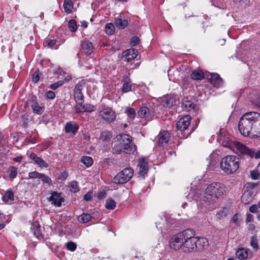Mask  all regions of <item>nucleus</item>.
Returning a JSON list of instances; mask_svg holds the SVG:
<instances>
[{"instance_id":"5","label":"nucleus","mask_w":260,"mask_h":260,"mask_svg":"<svg viewBox=\"0 0 260 260\" xmlns=\"http://www.w3.org/2000/svg\"><path fill=\"white\" fill-rule=\"evenodd\" d=\"M184 239L182 250L184 252L196 250V237L194 232L190 229L184 231Z\"/></svg>"},{"instance_id":"46","label":"nucleus","mask_w":260,"mask_h":260,"mask_svg":"<svg viewBox=\"0 0 260 260\" xmlns=\"http://www.w3.org/2000/svg\"><path fill=\"white\" fill-rule=\"evenodd\" d=\"M66 247L68 250L74 251L77 248V245L74 242L71 241L66 244Z\"/></svg>"},{"instance_id":"30","label":"nucleus","mask_w":260,"mask_h":260,"mask_svg":"<svg viewBox=\"0 0 260 260\" xmlns=\"http://www.w3.org/2000/svg\"><path fill=\"white\" fill-rule=\"evenodd\" d=\"M2 200L5 203L14 201V192L11 190H7L2 197Z\"/></svg>"},{"instance_id":"57","label":"nucleus","mask_w":260,"mask_h":260,"mask_svg":"<svg viewBox=\"0 0 260 260\" xmlns=\"http://www.w3.org/2000/svg\"><path fill=\"white\" fill-rule=\"evenodd\" d=\"M92 192H88L87 193H86L83 197V199L84 200L86 201H90L92 200Z\"/></svg>"},{"instance_id":"37","label":"nucleus","mask_w":260,"mask_h":260,"mask_svg":"<svg viewBox=\"0 0 260 260\" xmlns=\"http://www.w3.org/2000/svg\"><path fill=\"white\" fill-rule=\"evenodd\" d=\"M112 138V135L110 132L108 131H104L101 133L100 137V140L103 142L108 141Z\"/></svg>"},{"instance_id":"62","label":"nucleus","mask_w":260,"mask_h":260,"mask_svg":"<svg viewBox=\"0 0 260 260\" xmlns=\"http://www.w3.org/2000/svg\"><path fill=\"white\" fill-rule=\"evenodd\" d=\"M253 156L255 159L260 158V149L258 150L256 153L254 152Z\"/></svg>"},{"instance_id":"13","label":"nucleus","mask_w":260,"mask_h":260,"mask_svg":"<svg viewBox=\"0 0 260 260\" xmlns=\"http://www.w3.org/2000/svg\"><path fill=\"white\" fill-rule=\"evenodd\" d=\"M138 113L140 118H144L147 121L151 120L154 116L153 112L146 107H141Z\"/></svg>"},{"instance_id":"3","label":"nucleus","mask_w":260,"mask_h":260,"mask_svg":"<svg viewBox=\"0 0 260 260\" xmlns=\"http://www.w3.org/2000/svg\"><path fill=\"white\" fill-rule=\"evenodd\" d=\"M255 113V112H247L241 117L238 127L243 136L247 137L251 135Z\"/></svg>"},{"instance_id":"50","label":"nucleus","mask_w":260,"mask_h":260,"mask_svg":"<svg viewBox=\"0 0 260 260\" xmlns=\"http://www.w3.org/2000/svg\"><path fill=\"white\" fill-rule=\"evenodd\" d=\"M41 174V173L36 171L31 172L28 173V176L31 179H39Z\"/></svg>"},{"instance_id":"8","label":"nucleus","mask_w":260,"mask_h":260,"mask_svg":"<svg viewBox=\"0 0 260 260\" xmlns=\"http://www.w3.org/2000/svg\"><path fill=\"white\" fill-rule=\"evenodd\" d=\"M233 145L236 149V153L238 155L241 157L247 156L250 158L253 157L254 151L252 149H248L242 143L235 141L233 143Z\"/></svg>"},{"instance_id":"38","label":"nucleus","mask_w":260,"mask_h":260,"mask_svg":"<svg viewBox=\"0 0 260 260\" xmlns=\"http://www.w3.org/2000/svg\"><path fill=\"white\" fill-rule=\"evenodd\" d=\"M39 179L41 180L43 182L46 183L49 186L52 184V181L51 179L49 176L43 173L41 174Z\"/></svg>"},{"instance_id":"58","label":"nucleus","mask_w":260,"mask_h":260,"mask_svg":"<svg viewBox=\"0 0 260 260\" xmlns=\"http://www.w3.org/2000/svg\"><path fill=\"white\" fill-rule=\"evenodd\" d=\"M258 208L257 205H252L249 207V211L251 213H256L258 211Z\"/></svg>"},{"instance_id":"63","label":"nucleus","mask_w":260,"mask_h":260,"mask_svg":"<svg viewBox=\"0 0 260 260\" xmlns=\"http://www.w3.org/2000/svg\"><path fill=\"white\" fill-rule=\"evenodd\" d=\"M235 3L244 4L247 0H232Z\"/></svg>"},{"instance_id":"34","label":"nucleus","mask_w":260,"mask_h":260,"mask_svg":"<svg viewBox=\"0 0 260 260\" xmlns=\"http://www.w3.org/2000/svg\"><path fill=\"white\" fill-rule=\"evenodd\" d=\"M125 113L126 114L128 118L131 120H133L136 115V111L133 108H126L125 109Z\"/></svg>"},{"instance_id":"4","label":"nucleus","mask_w":260,"mask_h":260,"mask_svg":"<svg viewBox=\"0 0 260 260\" xmlns=\"http://www.w3.org/2000/svg\"><path fill=\"white\" fill-rule=\"evenodd\" d=\"M220 168L226 174H233L239 168V158L235 155H227L222 159Z\"/></svg>"},{"instance_id":"31","label":"nucleus","mask_w":260,"mask_h":260,"mask_svg":"<svg viewBox=\"0 0 260 260\" xmlns=\"http://www.w3.org/2000/svg\"><path fill=\"white\" fill-rule=\"evenodd\" d=\"M91 219V216L88 213H83L78 217V221L81 223H86Z\"/></svg>"},{"instance_id":"44","label":"nucleus","mask_w":260,"mask_h":260,"mask_svg":"<svg viewBox=\"0 0 260 260\" xmlns=\"http://www.w3.org/2000/svg\"><path fill=\"white\" fill-rule=\"evenodd\" d=\"M228 212L226 209L223 208L216 213V216L218 219H222L227 215Z\"/></svg>"},{"instance_id":"9","label":"nucleus","mask_w":260,"mask_h":260,"mask_svg":"<svg viewBox=\"0 0 260 260\" xmlns=\"http://www.w3.org/2000/svg\"><path fill=\"white\" fill-rule=\"evenodd\" d=\"M184 231L174 236L171 238L170 242V247L174 250H182L183 239H184Z\"/></svg>"},{"instance_id":"61","label":"nucleus","mask_w":260,"mask_h":260,"mask_svg":"<svg viewBox=\"0 0 260 260\" xmlns=\"http://www.w3.org/2000/svg\"><path fill=\"white\" fill-rule=\"evenodd\" d=\"M246 220L247 222L251 221L253 220V216L250 214H247Z\"/></svg>"},{"instance_id":"23","label":"nucleus","mask_w":260,"mask_h":260,"mask_svg":"<svg viewBox=\"0 0 260 260\" xmlns=\"http://www.w3.org/2000/svg\"><path fill=\"white\" fill-rule=\"evenodd\" d=\"M123 84L122 87V92H127L132 89V81L128 77H124L122 80Z\"/></svg>"},{"instance_id":"22","label":"nucleus","mask_w":260,"mask_h":260,"mask_svg":"<svg viewBox=\"0 0 260 260\" xmlns=\"http://www.w3.org/2000/svg\"><path fill=\"white\" fill-rule=\"evenodd\" d=\"M169 139V135L168 132L164 131L160 132L158 135V142L159 145H162L168 143Z\"/></svg>"},{"instance_id":"45","label":"nucleus","mask_w":260,"mask_h":260,"mask_svg":"<svg viewBox=\"0 0 260 260\" xmlns=\"http://www.w3.org/2000/svg\"><path fill=\"white\" fill-rule=\"evenodd\" d=\"M260 176V171L256 169L250 171L251 178L253 180H257Z\"/></svg>"},{"instance_id":"21","label":"nucleus","mask_w":260,"mask_h":260,"mask_svg":"<svg viewBox=\"0 0 260 260\" xmlns=\"http://www.w3.org/2000/svg\"><path fill=\"white\" fill-rule=\"evenodd\" d=\"M257 183L254 182H247L245 185V190L255 196L257 193Z\"/></svg>"},{"instance_id":"12","label":"nucleus","mask_w":260,"mask_h":260,"mask_svg":"<svg viewBox=\"0 0 260 260\" xmlns=\"http://www.w3.org/2000/svg\"><path fill=\"white\" fill-rule=\"evenodd\" d=\"M191 119L189 115H186L180 118L176 124L177 129L180 131L187 129L190 123Z\"/></svg>"},{"instance_id":"29","label":"nucleus","mask_w":260,"mask_h":260,"mask_svg":"<svg viewBox=\"0 0 260 260\" xmlns=\"http://www.w3.org/2000/svg\"><path fill=\"white\" fill-rule=\"evenodd\" d=\"M182 106L185 111L190 112L191 110H194L196 105L191 101L184 100L182 102Z\"/></svg>"},{"instance_id":"27","label":"nucleus","mask_w":260,"mask_h":260,"mask_svg":"<svg viewBox=\"0 0 260 260\" xmlns=\"http://www.w3.org/2000/svg\"><path fill=\"white\" fill-rule=\"evenodd\" d=\"M31 107L34 113L40 115L44 112V107L40 106L35 101H32Z\"/></svg>"},{"instance_id":"26","label":"nucleus","mask_w":260,"mask_h":260,"mask_svg":"<svg viewBox=\"0 0 260 260\" xmlns=\"http://www.w3.org/2000/svg\"><path fill=\"white\" fill-rule=\"evenodd\" d=\"M254 196L247 191H244L241 197V201L244 204H248L252 201Z\"/></svg>"},{"instance_id":"1","label":"nucleus","mask_w":260,"mask_h":260,"mask_svg":"<svg viewBox=\"0 0 260 260\" xmlns=\"http://www.w3.org/2000/svg\"><path fill=\"white\" fill-rule=\"evenodd\" d=\"M225 193V187L222 184L214 182L208 185L201 198V208L205 212L213 210L215 208V204L222 198Z\"/></svg>"},{"instance_id":"20","label":"nucleus","mask_w":260,"mask_h":260,"mask_svg":"<svg viewBox=\"0 0 260 260\" xmlns=\"http://www.w3.org/2000/svg\"><path fill=\"white\" fill-rule=\"evenodd\" d=\"M129 23V20L127 19H122L121 17L115 18V25L119 29H124Z\"/></svg>"},{"instance_id":"2","label":"nucleus","mask_w":260,"mask_h":260,"mask_svg":"<svg viewBox=\"0 0 260 260\" xmlns=\"http://www.w3.org/2000/svg\"><path fill=\"white\" fill-rule=\"evenodd\" d=\"M132 141V137L128 135L123 134L117 136L113 142V153L120 154L122 151L127 154L134 153L136 150V146Z\"/></svg>"},{"instance_id":"51","label":"nucleus","mask_w":260,"mask_h":260,"mask_svg":"<svg viewBox=\"0 0 260 260\" xmlns=\"http://www.w3.org/2000/svg\"><path fill=\"white\" fill-rule=\"evenodd\" d=\"M64 83V82L62 81H59L56 83H54V84H52L50 86V88L53 90H56L59 87L62 86Z\"/></svg>"},{"instance_id":"6","label":"nucleus","mask_w":260,"mask_h":260,"mask_svg":"<svg viewBox=\"0 0 260 260\" xmlns=\"http://www.w3.org/2000/svg\"><path fill=\"white\" fill-rule=\"evenodd\" d=\"M99 117L106 122L111 123L116 118V114L110 107L102 105L99 110Z\"/></svg>"},{"instance_id":"28","label":"nucleus","mask_w":260,"mask_h":260,"mask_svg":"<svg viewBox=\"0 0 260 260\" xmlns=\"http://www.w3.org/2000/svg\"><path fill=\"white\" fill-rule=\"evenodd\" d=\"M74 98L76 103L83 102L84 96L82 93L81 89L78 86L75 88Z\"/></svg>"},{"instance_id":"36","label":"nucleus","mask_w":260,"mask_h":260,"mask_svg":"<svg viewBox=\"0 0 260 260\" xmlns=\"http://www.w3.org/2000/svg\"><path fill=\"white\" fill-rule=\"evenodd\" d=\"M191 78L194 80H202L204 78V74L201 71H194L191 74Z\"/></svg>"},{"instance_id":"16","label":"nucleus","mask_w":260,"mask_h":260,"mask_svg":"<svg viewBox=\"0 0 260 260\" xmlns=\"http://www.w3.org/2000/svg\"><path fill=\"white\" fill-rule=\"evenodd\" d=\"M137 53V51L134 49H127L123 52L122 59L124 61H129L136 57Z\"/></svg>"},{"instance_id":"18","label":"nucleus","mask_w":260,"mask_h":260,"mask_svg":"<svg viewBox=\"0 0 260 260\" xmlns=\"http://www.w3.org/2000/svg\"><path fill=\"white\" fill-rule=\"evenodd\" d=\"M64 129L66 133L75 135L79 129V126L75 122H69L66 123Z\"/></svg>"},{"instance_id":"11","label":"nucleus","mask_w":260,"mask_h":260,"mask_svg":"<svg viewBox=\"0 0 260 260\" xmlns=\"http://www.w3.org/2000/svg\"><path fill=\"white\" fill-rule=\"evenodd\" d=\"M48 201L55 206L60 207L64 201L61 193L54 191L51 193V196L48 198Z\"/></svg>"},{"instance_id":"41","label":"nucleus","mask_w":260,"mask_h":260,"mask_svg":"<svg viewBox=\"0 0 260 260\" xmlns=\"http://www.w3.org/2000/svg\"><path fill=\"white\" fill-rule=\"evenodd\" d=\"M81 161L87 167H90L93 164L92 158L90 156H83L82 158Z\"/></svg>"},{"instance_id":"40","label":"nucleus","mask_w":260,"mask_h":260,"mask_svg":"<svg viewBox=\"0 0 260 260\" xmlns=\"http://www.w3.org/2000/svg\"><path fill=\"white\" fill-rule=\"evenodd\" d=\"M115 30L114 25L112 23H107L105 26V32L109 35H112Z\"/></svg>"},{"instance_id":"43","label":"nucleus","mask_w":260,"mask_h":260,"mask_svg":"<svg viewBox=\"0 0 260 260\" xmlns=\"http://www.w3.org/2000/svg\"><path fill=\"white\" fill-rule=\"evenodd\" d=\"M68 27L69 29L72 32H75L77 29V25L75 20H70L68 22Z\"/></svg>"},{"instance_id":"19","label":"nucleus","mask_w":260,"mask_h":260,"mask_svg":"<svg viewBox=\"0 0 260 260\" xmlns=\"http://www.w3.org/2000/svg\"><path fill=\"white\" fill-rule=\"evenodd\" d=\"M138 167L139 173L141 176H144L148 172V162L144 158H141L139 161Z\"/></svg>"},{"instance_id":"15","label":"nucleus","mask_w":260,"mask_h":260,"mask_svg":"<svg viewBox=\"0 0 260 260\" xmlns=\"http://www.w3.org/2000/svg\"><path fill=\"white\" fill-rule=\"evenodd\" d=\"M208 79L213 85L217 88L222 84V80L218 74L212 73L208 76Z\"/></svg>"},{"instance_id":"48","label":"nucleus","mask_w":260,"mask_h":260,"mask_svg":"<svg viewBox=\"0 0 260 260\" xmlns=\"http://www.w3.org/2000/svg\"><path fill=\"white\" fill-rule=\"evenodd\" d=\"M83 102H80L77 103V105L75 107V111L77 113H82L83 105L82 104Z\"/></svg>"},{"instance_id":"53","label":"nucleus","mask_w":260,"mask_h":260,"mask_svg":"<svg viewBox=\"0 0 260 260\" xmlns=\"http://www.w3.org/2000/svg\"><path fill=\"white\" fill-rule=\"evenodd\" d=\"M40 79V75L39 71H36L32 76V81L34 83H37Z\"/></svg>"},{"instance_id":"14","label":"nucleus","mask_w":260,"mask_h":260,"mask_svg":"<svg viewBox=\"0 0 260 260\" xmlns=\"http://www.w3.org/2000/svg\"><path fill=\"white\" fill-rule=\"evenodd\" d=\"M196 250L202 251L208 248L209 243L208 240L204 237H196Z\"/></svg>"},{"instance_id":"24","label":"nucleus","mask_w":260,"mask_h":260,"mask_svg":"<svg viewBox=\"0 0 260 260\" xmlns=\"http://www.w3.org/2000/svg\"><path fill=\"white\" fill-rule=\"evenodd\" d=\"M82 49L85 54L90 55L92 52V44L89 41H85L82 44Z\"/></svg>"},{"instance_id":"7","label":"nucleus","mask_w":260,"mask_h":260,"mask_svg":"<svg viewBox=\"0 0 260 260\" xmlns=\"http://www.w3.org/2000/svg\"><path fill=\"white\" fill-rule=\"evenodd\" d=\"M132 168H127L118 173L114 178L113 182L116 184H123L128 182L133 176Z\"/></svg>"},{"instance_id":"10","label":"nucleus","mask_w":260,"mask_h":260,"mask_svg":"<svg viewBox=\"0 0 260 260\" xmlns=\"http://www.w3.org/2000/svg\"><path fill=\"white\" fill-rule=\"evenodd\" d=\"M251 136L258 138L260 137V114L256 112L254 121H253Z\"/></svg>"},{"instance_id":"49","label":"nucleus","mask_w":260,"mask_h":260,"mask_svg":"<svg viewBox=\"0 0 260 260\" xmlns=\"http://www.w3.org/2000/svg\"><path fill=\"white\" fill-rule=\"evenodd\" d=\"M57 40L56 39L51 40V39H47L45 43L46 45L49 48H53V47L55 45Z\"/></svg>"},{"instance_id":"32","label":"nucleus","mask_w":260,"mask_h":260,"mask_svg":"<svg viewBox=\"0 0 260 260\" xmlns=\"http://www.w3.org/2000/svg\"><path fill=\"white\" fill-rule=\"evenodd\" d=\"M63 8L64 12L67 13H70L73 8V4L71 0L63 1Z\"/></svg>"},{"instance_id":"33","label":"nucleus","mask_w":260,"mask_h":260,"mask_svg":"<svg viewBox=\"0 0 260 260\" xmlns=\"http://www.w3.org/2000/svg\"><path fill=\"white\" fill-rule=\"evenodd\" d=\"M116 202L112 198H109L106 200L105 207L108 210H113L116 207Z\"/></svg>"},{"instance_id":"64","label":"nucleus","mask_w":260,"mask_h":260,"mask_svg":"<svg viewBox=\"0 0 260 260\" xmlns=\"http://www.w3.org/2000/svg\"><path fill=\"white\" fill-rule=\"evenodd\" d=\"M22 159V157L21 156H19L16 157L14 158V160L16 162H20Z\"/></svg>"},{"instance_id":"47","label":"nucleus","mask_w":260,"mask_h":260,"mask_svg":"<svg viewBox=\"0 0 260 260\" xmlns=\"http://www.w3.org/2000/svg\"><path fill=\"white\" fill-rule=\"evenodd\" d=\"M9 171H10L9 177L10 178L14 179V178H15L16 177L17 174V170L16 168H15L14 167H11L9 168Z\"/></svg>"},{"instance_id":"25","label":"nucleus","mask_w":260,"mask_h":260,"mask_svg":"<svg viewBox=\"0 0 260 260\" xmlns=\"http://www.w3.org/2000/svg\"><path fill=\"white\" fill-rule=\"evenodd\" d=\"M237 257L240 260L246 259L248 256V250L244 248H239L236 252Z\"/></svg>"},{"instance_id":"42","label":"nucleus","mask_w":260,"mask_h":260,"mask_svg":"<svg viewBox=\"0 0 260 260\" xmlns=\"http://www.w3.org/2000/svg\"><path fill=\"white\" fill-rule=\"evenodd\" d=\"M82 113L84 112H91L96 110L95 107L89 104H86L83 105Z\"/></svg>"},{"instance_id":"52","label":"nucleus","mask_w":260,"mask_h":260,"mask_svg":"<svg viewBox=\"0 0 260 260\" xmlns=\"http://www.w3.org/2000/svg\"><path fill=\"white\" fill-rule=\"evenodd\" d=\"M5 226V216L0 213V230Z\"/></svg>"},{"instance_id":"17","label":"nucleus","mask_w":260,"mask_h":260,"mask_svg":"<svg viewBox=\"0 0 260 260\" xmlns=\"http://www.w3.org/2000/svg\"><path fill=\"white\" fill-rule=\"evenodd\" d=\"M29 157L34 161L35 164L41 168H48L49 166L47 162L40 157H38L35 153H31L29 155Z\"/></svg>"},{"instance_id":"35","label":"nucleus","mask_w":260,"mask_h":260,"mask_svg":"<svg viewBox=\"0 0 260 260\" xmlns=\"http://www.w3.org/2000/svg\"><path fill=\"white\" fill-rule=\"evenodd\" d=\"M250 245L254 251L258 249L259 245L256 236H253L250 238Z\"/></svg>"},{"instance_id":"54","label":"nucleus","mask_w":260,"mask_h":260,"mask_svg":"<svg viewBox=\"0 0 260 260\" xmlns=\"http://www.w3.org/2000/svg\"><path fill=\"white\" fill-rule=\"evenodd\" d=\"M173 99L172 98H170L169 99L164 100L163 102L164 103V106L166 107H171L173 105Z\"/></svg>"},{"instance_id":"39","label":"nucleus","mask_w":260,"mask_h":260,"mask_svg":"<svg viewBox=\"0 0 260 260\" xmlns=\"http://www.w3.org/2000/svg\"><path fill=\"white\" fill-rule=\"evenodd\" d=\"M69 187L71 192H77L79 190V187L78 183L75 181H72L69 183Z\"/></svg>"},{"instance_id":"60","label":"nucleus","mask_w":260,"mask_h":260,"mask_svg":"<svg viewBox=\"0 0 260 260\" xmlns=\"http://www.w3.org/2000/svg\"><path fill=\"white\" fill-rule=\"evenodd\" d=\"M34 235L38 239H39L41 237H42V234L40 232V229H38V228L37 229V230L34 232Z\"/></svg>"},{"instance_id":"56","label":"nucleus","mask_w":260,"mask_h":260,"mask_svg":"<svg viewBox=\"0 0 260 260\" xmlns=\"http://www.w3.org/2000/svg\"><path fill=\"white\" fill-rule=\"evenodd\" d=\"M139 41L140 40L139 38H138L137 37H134L132 38L131 41V44H132V46H136L139 44Z\"/></svg>"},{"instance_id":"55","label":"nucleus","mask_w":260,"mask_h":260,"mask_svg":"<svg viewBox=\"0 0 260 260\" xmlns=\"http://www.w3.org/2000/svg\"><path fill=\"white\" fill-rule=\"evenodd\" d=\"M46 98L48 99H53L55 97V93L52 91H48L46 93Z\"/></svg>"},{"instance_id":"59","label":"nucleus","mask_w":260,"mask_h":260,"mask_svg":"<svg viewBox=\"0 0 260 260\" xmlns=\"http://www.w3.org/2000/svg\"><path fill=\"white\" fill-rule=\"evenodd\" d=\"M107 196V192L106 191H102L99 192L98 198L99 199H103L106 198Z\"/></svg>"}]
</instances>
